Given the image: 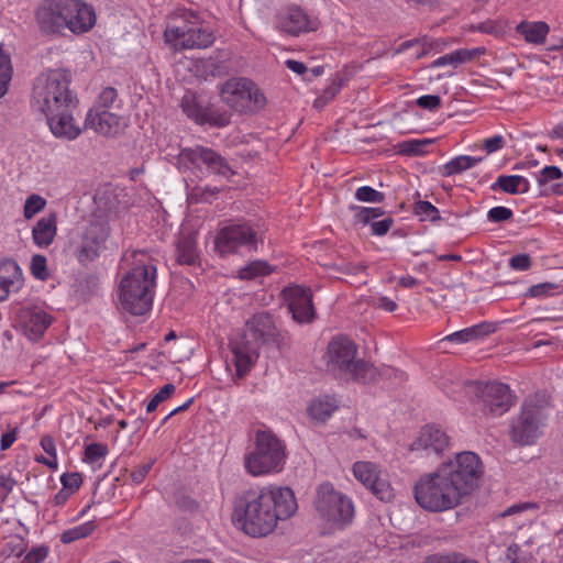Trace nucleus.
Segmentation results:
<instances>
[{"instance_id": "nucleus-29", "label": "nucleus", "mask_w": 563, "mask_h": 563, "mask_svg": "<svg viewBox=\"0 0 563 563\" xmlns=\"http://www.w3.org/2000/svg\"><path fill=\"white\" fill-rule=\"evenodd\" d=\"M485 53L484 47H475V48H460L456 51H453L449 54L442 55L434 59L430 64V68H440L444 66H452L457 67L462 64L468 63L476 58L479 55H483Z\"/></svg>"}, {"instance_id": "nucleus-19", "label": "nucleus", "mask_w": 563, "mask_h": 563, "mask_svg": "<svg viewBox=\"0 0 563 563\" xmlns=\"http://www.w3.org/2000/svg\"><path fill=\"white\" fill-rule=\"evenodd\" d=\"M197 19V14L184 10L169 16L164 31V40L174 51L186 49L185 42L190 30L191 20Z\"/></svg>"}, {"instance_id": "nucleus-17", "label": "nucleus", "mask_w": 563, "mask_h": 563, "mask_svg": "<svg viewBox=\"0 0 563 563\" xmlns=\"http://www.w3.org/2000/svg\"><path fill=\"white\" fill-rule=\"evenodd\" d=\"M53 322V317L42 306L25 307L20 312V323L24 335L37 341Z\"/></svg>"}, {"instance_id": "nucleus-57", "label": "nucleus", "mask_w": 563, "mask_h": 563, "mask_svg": "<svg viewBox=\"0 0 563 563\" xmlns=\"http://www.w3.org/2000/svg\"><path fill=\"white\" fill-rule=\"evenodd\" d=\"M393 224L394 219L391 217H386L382 220H377L371 223V233L376 236H383L390 230Z\"/></svg>"}, {"instance_id": "nucleus-48", "label": "nucleus", "mask_w": 563, "mask_h": 563, "mask_svg": "<svg viewBox=\"0 0 563 563\" xmlns=\"http://www.w3.org/2000/svg\"><path fill=\"white\" fill-rule=\"evenodd\" d=\"M117 100H118L117 89H114L113 87H107L100 92L99 98H98V104L95 109L108 110L114 106Z\"/></svg>"}, {"instance_id": "nucleus-7", "label": "nucleus", "mask_w": 563, "mask_h": 563, "mask_svg": "<svg viewBox=\"0 0 563 563\" xmlns=\"http://www.w3.org/2000/svg\"><path fill=\"white\" fill-rule=\"evenodd\" d=\"M261 240L257 230L249 222H234L223 227L216 238V251L220 256L254 252Z\"/></svg>"}, {"instance_id": "nucleus-12", "label": "nucleus", "mask_w": 563, "mask_h": 563, "mask_svg": "<svg viewBox=\"0 0 563 563\" xmlns=\"http://www.w3.org/2000/svg\"><path fill=\"white\" fill-rule=\"evenodd\" d=\"M68 0H42L34 12L40 31L44 34H59L68 30Z\"/></svg>"}, {"instance_id": "nucleus-28", "label": "nucleus", "mask_w": 563, "mask_h": 563, "mask_svg": "<svg viewBox=\"0 0 563 563\" xmlns=\"http://www.w3.org/2000/svg\"><path fill=\"white\" fill-rule=\"evenodd\" d=\"M57 233V218L55 213L41 218L32 229V239L36 246L48 247Z\"/></svg>"}, {"instance_id": "nucleus-45", "label": "nucleus", "mask_w": 563, "mask_h": 563, "mask_svg": "<svg viewBox=\"0 0 563 563\" xmlns=\"http://www.w3.org/2000/svg\"><path fill=\"white\" fill-rule=\"evenodd\" d=\"M354 197L358 201L371 203H382L385 200V194L371 186L358 187L355 190Z\"/></svg>"}, {"instance_id": "nucleus-13", "label": "nucleus", "mask_w": 563, "mask_h": 563, "mask_svg": "<svg viewBox=\"0 0 563 563\" xmlns=\"http://www.w3.org/2000/svg\"><path fill=\"white\" fill-rule=\"evenodd\" d=\"M352 473L354 477L373 495L382 501H390L395 497L394 488L387 478L383 476L378 464L371 461H357L353 464Z\"/></svg>"}, {"instance_id": "nucleus-23", "label": "nucleus", "mask_w": 563, "mask_h": 563, "mask_svg": "<svg viewBox=\"0 0 563 563\" xmlns=\"http://www.w3.org/2000/svg\"><path fill=\"white\" fill-rule=\"evenodd\" d=\"M68 30L74 34L90 31L96 24L93 8L84 0H68Z\"/></svg>"}, {"instance_id": "nucleus-31", "label": "nucleus", "mask_w": 563, "mask_h": 563, "mask_svg": "<svg viewBox=\"0 0 563 563\" xmlns=\"http://www.w3.org/2000/svg\"><path fill=\"white\" fill-rule=\"evenodd\" d=\"M516 31L525 37L526 42L539 45L545 42L550 27L542 21H523L516 26Z\"/></svg>"}, {"instance_id": "nucleus-63", "label": "nucleus", "mask_w": 563, "mask_h": 563, "mask_svg": "<svg viewBox=\"0 0 563 563\" xmlns=\"http://www.w3.org/2000/svg\"><path fill=\"white\" fill-rule=\"evenodd\" d=\"M285 65L288 69H290L291 71H294L298 75H303L307 71V66L302 62H299V60L287 59L285 62Z\"/></svg>"}, {"instance_id": "nucleus-53", "label": "nucleus", "mask_w": 563, "mask_h": 563, "mask_svg": "<svg viewBox=\"0 0 563 563\" xmlns=\"http://www.w3.org/2000/svg\"><path fill=\"white\" fill-rule=\"evenodd\" d=\"M512 216V210L504 206L494 207L487 212V219L495 223L507 221Z\"/></svg>"}, {"instance_id": "nucleus-55", "label": "nucleus", "mask_w": 563, "mask_h": 563, "mask_svg": "<svg viewBox=\"0 0 563 563\" xmlns=\"http://www.w3.org/2000/svg\"><path fill=\"white\" fill-rule=\"evenodd\" d=\"M12 75L10 58L0 46V82L9 85Z\"/></svg>"}, {"instance_id": "nucleus-22", "label": "nucleus", "mask_w": 563, "mask_h": 563, "mask_svg": "<svg viewBox=\"0 0 563 563\" xmlns=\"http://www.w3.org/2000/svg\"><path fill=\"white\" fill-rule=\"evenodd\" d=\"M181 108L184 113L196 123H209L218 128L229 124L228 117L219 115L212 109L203 107L192 93H186L183 97Z\"/></svg>"}, {"instance_id": "nucleus-44", "label": "nucleus", "mask_w": 563, "mask_h": 563, "mask_svg": "<svg viewBox=\"0 0 563 563\" xmlns=\"http://www.w3.org/2000/svg\"><path fill=\"white\" fill-rule=\"evenodd\" d=\"M109 449L104 443H90L85 448V461L91 464L99 463L108 455Z\"/></svg>"}, {"instance_id": "nucleus-6", "label": "nucleus", "mask_w": 563, "mask_h": 563, "mask_svg": "<svg viewBox=\"0 0 563 563\" xmlns=\"http://www.w3.org/2000/svg\"><path fill=\"white\" fill-rule=\"evenodd\" d=\"M286 460L285 442L269 430H257L253 448L244 455V468L254 477L278 474Z\"/></svg>"}, {"instance_id": "nucleus-9", "label": "nucleus", "mask_w": 563, "mask_h": 563, "mask_svg": "<svg viewBox=\"0 0 563 563\" xmlns=\"http://www.w3.org/2000/svg\"><path fill=\"white\" fill-rule=\"evenodd\" d=\"M221 99L236 111L262 108L265 104V97L256 85L242 77L228 79L222 85Z\"/></svg>"}, {"instance_id": "nucleus-43", "label": "nucleus", "mask_w": 563, "mask_h": 563, "mask_svg": "<svg viewBox=\"0 0 563 563\" xmlns=\"http://www.w3.org/2000/svg\"><path fill=\"white\" fill-rule=\"evenodd\" d=\"M413 213L419 218L420 221L435 222L441 218L437 207H434L429 201L422 200L415 203Z\"/></svg>"}, {"instance_id": "nucleus-47", "label": "nucleus", "mask_w": 563, "mask_h": 563, "mask_svg": "<svg viewBox=\"0 0 563 563\" xmlns=\"http://www.w3.org/2000/svg\"><path fill=\"white\" fill-rule=\"evenodd\" d=\"M175 391V385L174 384H166L164 385L148 401L146 406L147 412H153L159 404H162L164 400L168 399Z\"/></svg>"}, {"instance_id": "nucleus-60", "label": "nucleus", "mask_w": 563, "mask_h": 563, "mask_svg": "<svg viewBox=\"0 0 563 563\" xmlns=\"http://www.w3.org/2000/svg\"><path fill=\"white\" fill-rule=\"evenodd\" d=\"M16 429H10L4 432L0 438V450L5 451L15 442L16 440Z\"/></svg>"}, {"instance_id": "nucleus-62", "label": "nucleus", "mask_w": 563, "mask_h": 563, "mask_svg": "<svg viewBox=\"0 0 563 563\" xmlns=\"http://www.w3.org/2000/svg\"><path fill=\"white\" fill-rule=\"evenodd\" d=\"M376 306L379 308V309H383L385 311H388V312H393L397 309V303L396 301H394L393 299L388 298V297H379L377 300H376Z\"/></svg>"}, {"instance_id": "nucleus-18", "label": "nucleus", "mask_w": 563, "mask_h": 563, "mask_svg": "<svg viewBox=\"0 0 563 563\" xmlns=\"http://www.w3.org/2000/svg\"><path fill=\"white\" fill-rule=\"evenodd\" d=\"M409 448L411 451L439 455L450 448V438L439 426L428 424L421 429L419 435Z\"/></svg>"}, {"instance_id": "nucleus-40", "label": "nucleus", "mask_w": 563, "mask_h": 563, "mask_svg": "<svg viewBox=\"0 0 563 563\" xmlns=\"http://www.w3.org/2000/svg\"><path fill=\"white\" fill-rule=\"evenodd\" d=\"M96 528L92 521H87L70 529L65 530L60 534V541L65 544L71 543L76 540L84 539L90 536Z\"/></svg>"}, {"instance_id": "nucleus-42", "label": "nucleus", "mask_w": 563, "mask_h": 563, "mask_svg": "<svg viewBox=\"0 0 563 563\" xmlns=\"http://www.w3.org/2000/svg\"><path fill=\"white\" fill-rule=\"evenodd\" d=\"M351 209L355 212V219L358 223L371 225L376 219L384 216L385 211L382 208H369L352 206Z\"/></svg>"}, {"instance_id": "nucleus-10", "label": "nucleus", "mask_w": 563, "mask_h": 563, "mask_svg": "<svg viewBox=\"0 0 563 563\" xmlns=\"http://www.w3.org/2000/svg\"><path fill=\"white\" fill-rule=\"evenodd\" d=\"M178 163L180 166L189 169L201 170L202 166H205L210 174L224 178H229L234 174L224 157L214 150L202 145L180 150Z\"/></svg>"}, {"instance_id": "nucleus-51", "label": "nucleus", "mask_w": 563, "mask_h": 563, "mask_svg": "<svg viewBox=\"0 0 563 563\" xmlns=\"http://www.w3.org/2000/svg\"><path fill=\"white\" fill-rule=\"evenodd\" d=\"M63 489L69 492L71 495L77 492L82 483L79 473H65L60 476Z\"/></svg>"}, {"instance_id": "nucleus-32", "label": "nucleus", "mask_w": 563, "mask_h": 563, "mask_svg": "<svg viewBox=\"0 0 563 563\" xmlns=\"http://www.w3.org/2000/svg\"><path fill=\"white\" fill-rule=\"evenodd\" d=\"M529 180L520 175H500L492 185L493 190L500 189L507 194H526L529 191Z\"/></svg>"}, {"instance_id": "nucleus-49", "label": "nucleus", "mask_w": 563, "mask_h": 563, "mask_svg": "<svg viewBox=\"0 0 563 563\" xmlns=\"http://www.w3.org/2000/svg\"><path fill=\"white\" fill-rule=\"evenodd\" d=\"M48 551V547L44 544L33 547L24 554L21 563H41L47 558Z\"/></svg>"}, {"instance_id": "nucleus-50", "label": "nucleus", "mask_w": 563, "mask_h": 563, "mask_svg": "<svg viewBox=\"0 0 563 563\" xmlns=\"http://www.w3.org/2000/svg\"><path fill=\"white\" fill-rule=\"evenodd\" d=\"M31 272L33 276L40 280H45L48 277L46 257L36 254L31 260Z\"/></svg>"}, {"instance_id": "nucleus-3", "label": "nucleus", "mask_w": 563, "mask_h": 563, "mask_svg": "<svg viewBox=\"0 0 563 563\" xmlns=\"http://www.w3.org/2000/svg\"><path fill=\"white\" fill-rule=\"evenodd\" d=\"M66 71L54 69L40 75L33 87V106L41 111L51 132L59 139L75 140L81 130L75 122L76 96L69 89Z\"/></svg>"}, {"instance_id": "nucleus-56", "label": "nucleus", "mask_w": 563, "mask_h": 563, "mask_svg": "<svg viewBox=\"0 0 563 563\" xmlns=\"http://www.w3.org/2000/svg\"><path fill=\"white\" fill-rule=\"evenodd\" d=\"M531 257L525 253L514 255L509 260V266L518 272L528 271L531 267Z\"/></svg>"}, {"instance_id": "nucleus-15", "label": "nucleus", "mask_w": 563, "mask_h": 563, "mask_svg": "<svg viewBox=\"0 0 563 563\" xmlns=\"http://www.w3.org/2000/svg\"><path fill=\"white\" fill-rule=\"evenodd\" d=\"M483 409L494 416H501L515 405V396L508 385L497 382L476 386Z\"/></svg>"}, {"instance_id": "nucleus-58", "label": "nucleus", "mask_w": 563, "mask_h": 563, "mask_svg": "<svg viewBox=\"0 0 563 563\" xmlns=\"http://www.w3.org/2000/svg\"><path fill=\"white\" fill-rule=\"evenodd\" d=\"M505 145V140L501 135H493L483 141V148L487 154L495 153L501 150Z\"/></svg>"}, {"instance_id": "nucleus-39", "label": "nucleus", "mask_w": 563, "mask_h": 563, "mask_svg": "<svg viewBox=\"0 0 563 563\" xmlns=\"http://www.w3.org/2000/svg\"><path fill=\"white\" fill-rule=\"evenodd\" d=\"M272 272L273 269L267 262L256 260L240 268L238 275L241 279H252L269 275Z\"/></svg>"}, {"instance_id": "nucleus-5", "label": "nucleus", "mask_w": 563, "mask_h": 563, "mask_svg": "<svg viewBox=\"0 0 563 563\" xmlns=\"http://www.w3.org/2000/svg\"><path fill=\"white\" fill-rule=\"evenodd\" d=\"M312 508L321 534H334L349 528L355 517L353 499L330 482L314 489Z\"/></svg>"}, {"instance_id": "nucleus-61", "label": "nucleus", "mask_w": 563, "mask_h": 563, "mask_svg": "<svg viewBox=\"0 0 563 563\" xmlns=\"http://www.w3.org/2000/svg\"><path fill=\"white\" fill-rule=\"evenodd\" d=\"M218 192V189L214 187V188H209V187H206V188H200V187H197L194 189V196L196 197V199L198 201H208L210 197L214 196Z\"/></svg>"}, {"instance_id": "nucleus-25", "label": "nucleus", "mask_w": 563, "mask_h": 563, "mask_svg": "<svg viewBox=\"0 0 563 563\" xmlns=\"http://www.w3.org/2000/svg\"><path fill=\"white\" fill-rule=\"evenodd\" d=\"M253 335L262 343H277L282 340V334L277 329L273 317L267 312H261L253 316L247 322Z\"/></svg>"}, {"instance_id": "nucleus-54", "label": "nucleus", "mask_w": 563, "mask_h": 563, "mask_svg": "<svg viewBox=\"0 0 563 563\" xmlns=\"http://www.w3.org/2000/svg\"><path fill=\"white\" fill-rule=\"evenodd\" d=\"M154 463H155V460L152 459V460H148L147 462L139 465L130 475L131 482L134 485L141 484L145 479V477L147 476L150 471L152 470Z\"/></svg>"}, {"instance_id": "nucleus-46", "label": "nucleus", "mask_w": 563, "mask_h": 563, "mask_svg": "<svg viewBox=\"0 0 563 563\" xmlns=\"http://www.w3.org/2000/svg\"><path fill=\"white\" fill-rule=\"evenodd\" d=\"M46 206V200L36 194L30 195L24 203L23 216L25 219L33 218L36 213L41 212Z\"/></svg>"}, {"instance_id": "nucleus-52", "label": "nucleus", "mask_w": 563, "mask_h": 563, "mask_svg": "<svg viewBox=\"0 0 563 563\" xmlns=\"http://www.w3.org/2000/svg\"><path fill=\"white\" fill-rule=\"evenodd\" d=\"M416 104L421 109L435 111L441 107L442 100L438 95H423L417 98Z\"/></svg>"}, {"instance_id": "nucleus-27", "label": "nucleus", "mask_w": 563, "mask_h": 563, "mask_svg": "<svg viewBox=\"0 0 563 563\" xmlns=\"http://www.w3.org/2000/svg\"><path fill=\"white\" fill-rule=\"evenodd\" d=\"M496 330V327L489 322H479L472 327L455 331L446 335L443 340L456 344L477 342L489 335Z\"/></svg>"}, {"instance_id": "nucleus-21", "label": "nucleus", "mask_w": 563, "mask_h": 563, "mask_svg": "<svg viewBox=\"0 0 563 563\" xmlns=\"http://www.w3.org/2000/svg\"><path fill=\"white\" fill-rule=\"evenodd\" d=\"M125 125L124 118L109 110L90 109L86 117V126L104 136L119 134Z\"/></svg>"}, {"instance_id": "nucleus-36", "label": "nucleus", "mask_w": 563, "mask_h": 563, "mask_svg": "<svg viewBox=\"0 0 563 563\" xmlns=\"http://www.w3.org/2000/svg\"><path fill=\"white\" fill-rule=\"evenodd\" d=\"M484 157H475L470 155H460L444 164L442 174L443 176H452L461 174L467 169H471L482 163Z\"/></svg>"}, {"instance_id": "nucleus-14", "label": "nucleus", "mask_w": 563, "mask_h": 563, "mask_svg": "<svg viewBox=\"0 0 563 563\" xmlns=\"http://www.w3.org/2000/svg\"><path fill=\"white\" fill-rule=\"evenodd\" d=\"M357 347L353 341L345 336H336L329 344L327 350V367L339 378H344L356 358Z\"/></svg>"}, {"instance_id": "nucleus-2", "label": "nucleus", "mask_w": 563, "mask_h": 563, "mask_svg": "<svg viewBox=\"0 0 563 563\" xmlns=\"http://www.w3.org/2000/svg\"><path fill=\"white\" fill-rule=\"evenodd\" d=\"M297 508L289 487L268 485L245 492L235 505L234 515L246 534L265 537L275 530L279 520L290 518Z\"/></svg>"}, {"instance_id": "nucleus-59", "label": "nucleus", "mask_w": 563, "mask_h": 563, "mask_svg": "<svg viewBox=\"0 0 563 563\" xmlns=\"http://www.w3.org/2000/svg\"><path fill=\"white\" fill-rule=\"evenodd\" d=\"M41 448L44 450V452L49 455L57 457V450L55 440L51 435H43L40 441Z\"/></svg>"}, {"instance_id": "nucleus-33", "label": "nucleus", "mask_w": 563, "mask_h": 563, "mask_svg": "<svg viewBox=\"0 0 563 563\" xmlns=\"http://www.w3.org/2000/svg\"><path fill=\"white\" fill-rule=\"evenodd\" d=\"M177 262L181 265L194 266L199 262L197 242L194 235H184L177 244Z\"/></svg>"}, {"instance_id": "nucleus-16", "label": "nucleus", "mask_w": 563, "mask_h": 563, "mask_svg": "<svg viewBox=\"0 0 563 563\" xmlns=\"http://www.w3.org/2000/svg\"><path fill=\"white\" fill-rule=\"evenodd\" d=\"M276 27L291 36L313 32L319 27V20L308 14L298 5H288L282 9L275 18Z\"/></svg>"}, {"instance_id": "nucleus-37", "label": "nucleus", "mask_w": 563, "mask_h": 563, "mask_svg": "<svg viewBox=\"0 0 563 563\" xmlns=\"http://www.w3.org/2000/svg\"><path fill=\"white\" fill-rule=\"evenodd\" d=\"M554 180L552 190L556 195L563 196V172L558 166H544L537 175V181L540 186H545Z\"/></svg>"}, {"instance_id": "nucleus-24", "label": "nucleus", "mask_w": 563, "mask_h": 563, "mask_svg": "<svg viewBox=\"0 0 563 563\" xmlns=\"http://www.w3.org/2000/svg\"><path fill=\"white\" fill-rule=\"evenodd\" d=\"M23 286L22 269L13 260L0 261V301L10 294L18 292Z\"/></svg>"}, {"instance_id": "nucleus-1", "label": "nucleus", "mask_w": 563, "mask_h": 563, "mask_svg": "<svg viewBox=\"0 0 563 563\" xmlns=\"http://www.w3.org/2000/svg\"><path fill=\"white\" fill-rule=\"evenodd\" d=\"M482 475L483 463L476 453H457L452 460L441 463L434 471L416 481L415 500L429 512L452 510L472 494Z\"/></svg>"}, {"instance_id": "nucleus-41", "label": "nucleus", "mask_w": 563, "mask_h": 563, "mask_svg": "<svg viewBox=\"0 0 563 563\" xmlns=\"http://www.w3.org/2000/svg\"><path fill=\"white\" fill-rule=\"evenodd\" d=\"M341 89V79H333L316 98L313 107L319 110L324 108L331 100L335 98V96L340 92Z\"/></svg>"}, {"instance_id": "nucleus-8", "label": "nucleus", "mask_w": 563, "mask_h": 563, "mask_svg": "<svg viewBox=\"0 0 563 563\" xmlns=\"http://www.w3.org/2000/svg\"><path fill=\"white\" fill-rule=\"evenodd\" d=\"M547 417L532 401L522 404L520 415L512 421L510 439L519 445H532L542 435Z\"/></svg>"}, {"instance_id": "nucleus-26", "label": "nucleus", "mask_w": 563, "mask_h": 563, "mask_svg": "<svg viewBox=\"0 0 563 563\" xmlns=\"http://www.w3.org/2000/svg\"><path fill=\"white\" fill-rule=\"evenodd\" d=\"M231 351L233 355L232 363L235 367V376L238 378H243L254 366L258 354L254 349L243 342L232 344Z\"/></svg>"}, {"instance_id": "nucleus-35", "label": "nucleus", "mask_w": 563, "mask_h": 563, "mask_svg": "<svg viewBox=\"0 0 563 563\" xmlns=\"http://www.w3.org/2000/svg\"><path fill=\"white\" fill-rule=\"evenodd\" d=\"M214 42V35L209 29L197 27L191 21L190 30L185 42L186 49L207 48Z\"/></svg>"}, {"instance_id": "nucleus-34", "label": "nucleus", "mask_w": 563, "mask_h": 563, "mask_svg": "<svg viewBox=\"0 0 563 563\" xmlns=\"http://www.w3.org/2000/svg\"><path fill=\"white\" fill-rule=\"evenodd\" d=\"M378 372L376 367L363 360H357L352 366L351 373H347L343 379L362 384H371L376 382Z\"/></svg>"}, {"instance_id": "nucleus-11", "label": "nucleus", "mask_w": 563, "mask_h": 563, "mask_svg": "<svg viewBox=\"0 0 563 563\" xmlns=\"http://www.w3.org/2000/svg\"><path fill=\"white\" fill-rule=\"evenodd\" d=\"M110 235V228L106 220L93 219L82 231L76 246V257L86 265L93 262L99 255Z\"/></svg>"}, {"instance_id": "nucleus-20", "label": "nucleus", "mask_w": 563, "mask_h": 563, "mask_svg": "<svg viewBox=\"0 0 563 563\" xmlns=\"http://www.w3.org/2000/svg\"><path fill=\"white\" fill-rule=\"evenodd\" d=\"M286 298L295 321L309 323L313 320L312 295L308 288L301 286L290 287L286 290Z\"/></svg>"}, {"instance_id": "nucleus-38", "label": "nucleus", "mask_w": 563, "mask_h": 563, "mask_svg": "<svg viewBox=\"0 0 563 563\" xmlns=\"http://www.w3.org/2000/svg\"><path fill=\"white\" fill-rule=\"evenodd\" d=\"M561 291V284L544 282L529 287L525 292V297L543 300L560 295Z\"/></svg>"}, {"instance_id": "nucleus-4", "label": "nucleus", "mask_w": 563, "mask_h": 563, "mask_svg": "<svg viewBox=\"0 0 563 563\" xmlns=\"http://www.w3.org/2000/svg\"><path fill=\"white\" fill-rule=\"evenodd\" d=\"M122 261L130 267L120 282V306L133 316H143L153 306L157 268L153 261L140 251L124 253Z\"/></svg>"}, {"instance_id": "nucleus-30", "label": "nucleus", "mask_w": 563, "mask_h": 563, "mask_svg": "<svg viewBox=\"0 0 563 563\" xmlns=\"http://www.w3.org/2000/svg\"><path fill=\"white\" fill-rule=\"evenodd\" d=\"M339 408V401L333 396H320L313 399L308 408V416L318 422L327 421Z\"/></svg>"}, {"instance_id": "nucleus-64", "label": "nucleus", "mask_w": 563, "mask_h": 563, "mask_svg": "<svg viewBox=\"0 0 563 563\" xmlns=\"http://www.w3.org/2000/svg\"><path fill=\"white\" fill-rule=\"evenodd\" d=\"M423 563H452V553L445 555H430L423 561Z\"/></svg>"}]
</instances>
